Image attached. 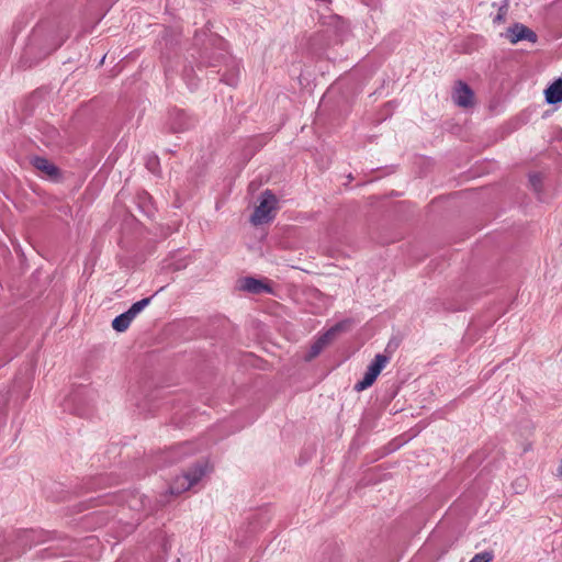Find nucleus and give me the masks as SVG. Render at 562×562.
I'll use <instances>...</instances> for the list:
<instances>
[{
	"label": "nucleus",
	"instance_id": "4468645a",
	"mask_svg": "<svg viewBox=\"0 0 562 562\" xmlns=\"http://www.w3.org/2000/svg\"><path fill=\"white\" fill-rule=\"evenodd\" d=\"M529 182L532 189L539 193L542 189V176L540 173H533L529 177Z\"/></svg>",
	"mask_w": 562,
	"mask_h": 562
},
{
	"label": "nucleus",
	"instance_id": "423d86ee",
	"mask_svg": "<svg viewBox=\"0 0 562 562\" xmlns=\"http://www.w3.org/2000/svg\"><path fill=\"white\" fill-rule=\"evenodd\" d=\"M32 165L35 169L41 171L47 178L55 180L59 175L58 168L48 159L44 157H34L32 159Z\"/></svg>",
	"mask_w": 562,
	"mask_h": 562
},
{
	"label": "nucleus",
	"instance_id": "a211bd4d",
	"mask_svg": "<svg viewBox=\"0 0 562 562\" xmlns=\"http://www.w3.org/2000/svg\"><path fill=\"white\" fill-rule=\"evenodd\" d=\"M186 447H187V443H183V445H181V446L177 447L176 449H177V450H181V451H182V450H184V449H186Z\"/></svg>",
	"mask_w": 562,
	"mask_h": 562
},
{
	"label": "nucleus",
	"instance_id": "f257e3e1",
	"mask_svg": "<svg viewBox=\"0 0 562 562\" xmlns=\"http://www.w3.org/2000/svg\"><path fill=\"white\" fill-rule=\"evenodd\" d=\"M206 473V465L202 463L195 464L193 468L184 472L182 475L177 476L170 487L169 492L172 495H180L187 491H189L191 487H193L195 484L200 482V480L205 475Z\"/></svg>",
	"mask_w": 562,
	"mask_h": 562
},
{
	"label": "nucleus",
	"instance_id": "f3484780",
	"mask_svg": "<svg viewBox=\"0 0 562 562\" xmlns=\"http://www.w3.org/2000/svg\"><path fill=\"white\" fill-rule=\"evenodd\" d=\"M157 165H158V160H157V158H150V159H148V161H147V167H148V169H149V170H151V171H154V170H155V168H156V166H157Z\"/></svg>",
	"mask_w": 562,
	"mask_h": 562
},
{
	"label": "nucleus",
	"instance_id": "7ed1b4c3",
	"mask_svg": "<svg viewBox=\"0 0 562 562\" xmlns=\"http://www.w3.org/2000/svg\"><path fill=\"white\" fill-rule=\"evenodd\" d=\"M504 36L512 44H517L520 41H528L535 44L538 41L537 34L531 29L521 23H515L509 26L506 30Z\"/></svg>",
	"mask_w": 562,
	"mask_h": 562
},
{
	"label": "nucleus",
	"instance_id": "39448f33",
	"mask_svg": "<svg viewBox=\"0 0 562 562\" xmlns=\"http://www.w3.org/2000/svg\"><path fill=\"white\" fill-rule=\"evenodd\" d=\"M452 99L458 106L469 108L473 105L474 94L467 83L459 81L454 87Z\"/></svg>",
	"mask_w": 562,
	"mask_h": 562
},
{
	"label": "nucleus",
	"instance_id": "6e6552de",
	"mask_svg": "<svg viewBox=\"0 0 562 562\" xmlns=\"http://www.w3.org/2000/svg\"><path fill=\"white\" fill-rule=\"evenodd\" d=\"M546 101L549 104H555L562 101V79L555 80L546 91Z\"/></svg>",
	"mask_w": 562,
	"mask_h": 562
},
{
	"label": "nucleus",
	"instance_id": "f03ea898",
	"mask_svg": "<svg viewBox=\"0 0 562 562\" xmlns=\"http://www.w3.org/2000/svg\"><path fill=\"white\" fill-rule=\"evenodd\" d=\"M277 204L278 199L270 190L262 192L260 203L251 215V223L260 225L270 222L274 217Z\"/></svg>",
	"mask_w": 562,
	"mask_h": 562
},
{
	"label": "nucleus",
	"instance_id": "9d476101",
	"mask_svg": "<svg viewBox=\"0 0 562 562\" xmlns=\"http://www.w3.org/2000/svg\"><path fill=\"white\" fill-rule=\"evenodd\" d=\"M390 358L383 353H378L373 361L367 368V372L376 380L381 371L389 363Z\"/></svg>",
	"mask_w": 562,
	"mask_h": 562
},
{
	"label": "nucleus",
	"instance_id": "2eb2a0df",
	"mask_svg": "<svg viewBox=\"0 0 562 562\" xmlns=\"http://www.w3.org/2000/svg\"><path fill=\"white\" fill-rule=\"evenodd\" d=\"M493 553L488 551L476 553L469 562H491Z\"/></svg>",
	"mask_w": 562,
	"mask_h": 562
},
{
	"label": "nucleus",
	"instance_id": "f8f14e48",
	"mask_svg": "<svg viewBox=\"0 0 562 562\" xmlns=\"http://www.w3.org/2000/svg\"><path fill=\"white\" fill-rule=\"evenodd\" d=\"M151 297H145L132 304L126 311L133 318H135L145 307L149 305Z\"/></svg>",
	"mask_w": 562,
	"mask_h": 562
},
{
	"label": "nucleus",
	"instance_id": "0eeeda50",
	"mask_svg": "<svg viewBox=\"0 0 562 562\" xmlns=\"http://www.w3.org/2000/svg\"><path fill=\"white\" fill-rule=\"evenodd\" d=\"M241 289L244 291H247L249 293L259 294L262 292L271 293L272 290L269 284L263 283L260 280H257L255 278H245L241 281Z\"/></svg>",
	"mask_w": 562,
	"mask_h": 562
},
{
	"label": "nucleus",
	"instance_id": "9b49d317",
	"mask_svg": "<svg viewBox=\"0 0 562 562\" xmlns=\"http://www.w3.org/2000/svg\"><path fill=\"white\" fill-rule=\"evenodd\" d=\"M133 319L134 318L127 312L122 313L113 319L112 327L114 330L123 333L130 327Z\"/></svg>",
	"mask_w": 562,
	"mask_h": 562
},
{
	"label": "nucleus",
	"instance_id": "1a4fd4ad",
	"mask_svg": "<svg viewBox=\"0 0 562 562\" xmlns=\"http://www.w3.org/2000/svg\"><path fill=\"white\" fill-rule=\"evenodd\" d=\"M390 358L383 353H378L373 361L367 368V372L376 380L381 371L389 363Z\"/></svg>",
	"mask_w": 562,
	"mask_h": 562
},
{
	"label": "nucleus",
	"instance_id": "dca6fc26",
	"mask_svg": "<svg viewBox=\"0 0 562 562\" xmlns=\"http://www.w3.org/2000/svg\"><path fill=\"white\" fill-rule=\"evenodd\" d=\"M506 11H507V4H505L504 7H502V8L499 9V12H498V14L496 15V18L494 19V21H495V22H501V21H503V16H504V14L506 13Z\"/></svg>",
	"mask_w": 562,
	"mask_h": 562
},
{
	"label": "nucleus",
	"instance_id": "20e7f679",
	"mask_svg": "<svg viewBox=\"0 0 562 562\" xmlns=\"http://www.w3.org/2000/svg\"><path fill=\"white\" fill-rule=\"evenodd\" d=\"M344 325L337 324L324 333L311 347L308 352V359H313L321 353V351L336 337V335L342 330Z\"/></svg>",
	"mask_w": 562,
	"mask_h": 562
},
{
	"label": "nucleus",
	"instance_id": "ddd939ff",
	"mask_svg": "<svg viewBox=\"0 0 562 562\" xmlns=\"http://www.w3.org/2000/svg\"><path fill=\"white\" fill-rule=\"evenodd\" d=\"M375 379L372 378L367 371L362 378V380L358 381L355 384V390L358 392L364 391L370 387L374 383Z\"/></svg>",
	"mask_w": 562,
	"mask_h": 562
}]
</instances>
